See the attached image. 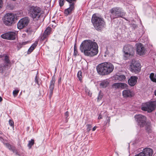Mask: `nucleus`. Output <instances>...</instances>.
<instances>
[{
  "mask_svg": "<svg viewBox=\"0 0 156 156\" xmlns=\"http://www.w3.org/2000/svg\"><path fill=\"white\" fill-rule=\"evenodd\" d=\"M111 19L121 17L123 18L125 16V13L122 12L121 9L118 7H115L112 9L110 11Z\"/></svg>",
  "mask_w": 156,
  "mask_h": 156,
  "instance_id": "5",
  "label": "nucleus"
},
{
  "mask_svg": "<svg viewBox=\"0 0 156 156\" xmlns=\"http://www.w3.org/2000/svg\"><path fill=\"white\" fill-rule=\"evenodd\" d=\"M98 45L97 43L90 40H85L81 44L80 49L86 56L93 57L98 53Z\"/></svg>",
  "mask_w": 156,
  "mask_h": 156,
  "instance_id": "1",
  "label": "nucleus"
},
{
  "mask_svg": "<svg viewBox=\"0 0 156 156\" xmlns=\"http://www.w3.org/2000/svg\"><path fill=\"white\" fill-rule=\"evenodd\" d=\"M91 22L95 28L98 30H101L105 26V23L104 19L96 14L93 15Z\"/></svg>",
  "mask_w": 156,
  "mask_h": 156,
  "instance_id": "3",
  "label": "nucleus"
},
{
  "mask_svg": "<svg viewBox=\"0 0 156 156\" xmlns=\"http://www.w3.org/2000/svg\"><path fill=\"white\" fill-rule=\"evenodd\" d=\"M129 69L132 73H137L140 70V64L137 62L133 60L130 65Z\"/></svg>",
  "mask_w": 156,
  "mask_h": 156,
  "instance_id": "9",
  "label": "nucleus"
},
{
  "mask_svg": "<svg viewBox=\"0 0 156 156\" xmlns=\"http://www.w3.org/2000/svg\"><path fill=\"white\" fill-rule=\"evenodd\" d=\"M103 97V95L101 93V92H100L99 94H98V96L97 98V99L98 101H99Z\"/></svg>",
  "mask_w": 156,
  "mask_h": 156,
  "instance_id": "32",
  "label": "nucleus"
},
{
  "mask_svg": "<svg viewBox=\"0 0 156 156\" xmlns=\"http://www.w3.org/2000/svg\"><path fill=\"white\" fill-rule=\"evenodd\" d=\"M23 45H17V46L18 47H20V48H21L22 47V46Z\"/></svg>",
  "mask_w": 156,
  "mask_h": 156,
  "instance_id": "45",
  "label": "nucleus"
},
{
  "mask_svg": "<svg viewBox=\"0 0 156 156\" xmlns=\"http://www.w3.org/2000/svg\"><path fill=\"white\" fill-rule=\"evenodd\" d=\"M2 134V132H1V133H0V134Z\"/></svg>",
  "mask_w": 156,
  "mask_h": 156,
  "instance_id": "48",
  "label": "nucleus"
},
{
  "mask_svg": "<svg viewBox=\"0 0 156 156\" xmlns=\"http://www.w3.org/2000/svg\"><path fill=\"white\" fill-rule=\"evenodd\" d=\"M82 73L81 71H78L77 73V76L80 80H81L82 78Z\"/></svg>",
  "mask_w": 156,
  "mask_h": 156,
  "instance_id": "28",
  "label": "nucleus"
},
{
  "mask_svg": "<svg viewBox=\"0 0 156 156\" xmlns=\"http://www.w3.org/2000/svg\"><path fill=\"white\" fill-rule=\"evenodd\" d=\"M89 95H90V96H91V94H89Z\"/></svg>",
  "mask_w": 156,
  "mask_h": 156,
  "instance_id": "49",
  "label": "nucleus"
},
{
  "mask_svg": "<svg viewBox=\"0 0 156 156\" xmlns=\"http://www.w3.org/2000/svg\"><path fill=\"white\" fill-rule=\"evenodd\" d=\"M64 0H60L59 1V5L61 7L63 6L64 4Z\"/></svg>",
  "mask_w": 156,
  "mask_h": 156,
  "instance_id": "34",
  "label": "nucleus"
},
{
  "mask_svg": "<svg viewBox=\"0 0 156 156\" xmlns=\"http://www.w3.org/2000/svg\"><path fill=\"white\" fill-rule=\"evenodd\" d=\"M19 92V90H15L13 92V94L14 97H16L18 94Z\"/></svg>",
  "mask_w": 156,
  "mask_h": 156,
  "instance_id": "31",
  "label": "nucleus"
},
{
  "mask_svg": "<svg viewBox=\"0 0 156 156\" xmlns=\"http://www.w3.org/2000/svg\"><path fill=\"white\" fill-rule=\"evenodd\" d=\"M2 0H0V8H1V3H2Z\"/></svg>",
  "mask_w": 156,
  "mask_h": 156,
  "instance_id": "44",
  "label": "nucleus"
},
{
  "mask_svg": "<svg viewBox=\"0 0 156 156\" xmlns=\"http://www.w3.org/2000/svg\"><path fill=\"white\" fill-rule=\"evenodd\" d=\"M37 42H35L34 43L28 50L27 51V54H30L35 49V47L37 46Z\"/></svg>",
  "mask_w": 156,
  "mask_h": 156,
  "instance_id": "21",
  "label": "nucleus"
},
{
  "mask_svg": "<svg viewBox=\"0 0 156 156\" xmlns=\"http://www.w3.org/2000/svg\"><path fill=\"white\" fill-rule=\"evenodd\" d=\"M138 77L136 76H132L128 80L129 85L131 86H134L136 83Z\"/></svg>",
  "mask_w": 156,
  "mask_h": 156,
  "instance_id": "16",
  "label": "nucleus"
},
{
  "mask_svg": "<svg viewBox=\"0 0 156 156\" xmlns=\"http://www.w3.org/2000/svg\"><path fill=\"white\" fill-rule=\"evenodd\" d=\"M141 153L143 154L144 156H152L153 151L150 148L146 147L144 148Z\"/></svg>",
  "mask_w": 156,
  "mask_h": 156,
  "instance_id": "14",
  "label": "nucleus"
},
{
  "mask_svg": "<svg viewBox=\"0 0 156 156\" xmlns=\"http://www.w3.org/2000/svg\"><path fill=\"white\" fill-rule=\"evenodd\" d=\"M2 98L0 96V102L2 101Z\"/></svg>",
  "mask_w": 156,
  "mask_h": 156,
  "instance_id": "46",
  "label": "nucleus"
},
{
  "mask_svg": "<svg viewBox=\"0 0 156 156\" xmlns=\"http://www.w3.org/2000/svg\"><path fill=\"white\" fill-rule=\"evenodd\" d=\"M102 119V116L101 114H100L98 117V119Z\"/></svg>",
  "mask_w": 156,
  "mask_h": 156,
  "instance_id": "43",
  "label": "nucleus"
},
{
  "mask_svg": "<svg viewBox=\"0 0 156 156\" xmlns=\"http://www.w3.org/2000/svg\"><path fill=\"white\" fill-rule=\"evenodd\" d=\"M107 118H108V119H107V122H108V123H109V122H110V117H107Z\"/></svg>",
  "mask_w": 156,
  "mask_h": 156,
  "instance_id": "41",
  "label": "nucleus"
},
{
  "mask_svg": "<svg viewBox=\"0 0 156 156\" xmlns=\"http://www.w3.org/2000/svg\"><path fill=\"white\" fill-rule=\"evenodd\" d=\"M76 0H66V1L69 2L70 4L71 3H74V5Z\"/></svg>",
  "mask_w": 156,
  "mask_h": 156,
  "instance_id": "33",
  "label": "nucleus"
},
{
  "mask_svg": "<svg viewBox=\"0 0 156 156\" xmlns=\"http://www.w3.org/2000/svg\"><path fill=\"white\" fill-rule=\"evenodd\" d=\"M86 126H87V131L89 132L91 130L92 127L91 125L87 124Z\"/></svg>",
  "mask_w": 156,
  "mask_h": 156,
  "instance_id": "29",
  "label": "nucleus"
},
{
  "mask_svg": "<svg viewBox=\"0 0 156 156\" xmlns=\"http://www.w3.org/2000/svg\"><path fill=\"white\" fill-rule=\"evenodd\" d=\"M55 78L53 77L52 78L51 80V81L50 85L49 87V90L50 91L49 98L50 99L51 98L53 94V90L54 87L55 83Z\"/></svg>",
  "mask_w": 156,
  "mask_h": 156,
  "instance_id": "15",
  "label": "nucleus"
},
{
  "mask_svg": "<svg viewBox=\"0 0 156 156\" xmlns=\"http://www.w3.org/2000/svg\"><path fill=\"white\" fill-rule=\"evenodd\" d=\"M69 112L68 111H67L65 112V116L66 117V118H67L69 116Z\"/></svg>",
  "mask_w": 156,
  "mask_h": 156,
  "instance_id": "40",
  "label": "nucleus"
},
{
  "mask_svg": "<svg viewBox=\"0 0 156 156\" xmlns=\"http://www.w3.org/2000/svg\"><path fill=\"white\" fill-rule=\"evenodd\" d=\"M109 84V82L107 80H104L102 81L100 84V86L102 87H105L108 86Z\"/></svg>",
  "mask_w": 156,
  "mask_h": 156,
  "instance_id": "22",
  "label": "nucleus"
},
{
  "mask_svg": "<svg viewBox=\"0 0 156 156\" xmlns=\"http://www.w3.org/2000/svg\"><path fill=\"white\" fill-rule=\"evenodd\" d=\"M96 69L98 74L101 75H106L113 71L114 66L110 62H105L99 64L97 66Z\"/></svg>",
  "mask_w": 156,
  "mask_h": 156,
  "instance_id": "2",
  "label": "nucleus"
},
{
  "mask_svg": "<svg viewBox=\"0 0 156 156\" xmlns=\"http://www.w3.org/2000/svg\"><path fill=\"white\" fill-rule=\"evenodd\" d=\"M97 128V127L96 126H94V127L93 128V129H92V130L93 131H95V130H96V129Z\"/></svg>",
  "mask_w": 156,
  "mask_h": 156,
  "instance_id": "42",
  "label": "nucleus"
},
{
  "mask_svg": "<svg viewBox=\"0 0 156 156\" xmlns=\"http://www.w3.org/2000/svg\"><path fill=\"white\" fill-rule=\"evenodd\" d=\"M78 54V51H77V48L76 46V45L75 44L74 46V55H76Z\"/></svg>",
  "mask_w": 156,
  "mask_h": 156,
  "instance_id": "30",
  "label": "nucleus"
},
{
  "mask_svg": "<svg viewBox=\"0 0 156 156\" xmlns=\"http://www.w3.org/2000/svg\"><path fill=\"white\" fill-rule=\"evenodd\" d=\"M5 146L7 147L8 148V149L10 150H11V151H15V148L13 146H12L10 144H9V143H5Z\"/></svg>",
  "mask_w": 156,
  "mask_h": 156,
  "instance_id": "24",
  "label": "nucleus"
},
{
  "mask_svg": "<svg viewBox=\"0 0 156 156\" xmlns=\"http://www.w3.org/2000/svg\"><path fill=\"white\" fill-rule=\"evenodd\" d=\"M1 37L3 39L9 40H14L16 38V33L15 32H8L3 34L1 35Z\"/></svg>",
  "mask_w": 156,
  "mask_h": 156,
  "instance_id": "11",
  "label": "nucleus"
},
{
  "mask_svg": "<svg viewBox=\"0 0 156 156\" xmlns=\"http://www.w3.org/2000/svg\"><path fill=\"white\" fill-rule=\"evenodd\" d=\"M29 22V20L27 17H25L20 20L17 24V27L19 29H22L27 26Z\"/></svg>",
  "mask_w": 156,
  "mask_h": 156,
  "instance_id": "12",
  "label": "nucleus"
},
{
  "mask_svg": "<svg viewBox=\"0 0 156 156\" xmlns=\"http://www.w3.org/2000/svg\"><path fill=\"white\" fill-rule=\"evenodd\" d=\"M51 31V28L50 27H48L45 30L43 35L41 37L42 40H44L47 36L50 34Z\"/></svg>",
  "mask_w": 156,
  "mask_h": 156,
  "instance_id": "20",
  "label": "nucleus"
},
{
  "mask_svg": "<svg viewBox=\"0 0 156 156\" xmlns=\"http://www.w3.org/2000/svg\"><path fill=\"white\" fill-rule=\"evenodd\" d=\"M144 155L143 154V153H141V152L140 153L136 155L135 156H144Z\"/></svg>",
  "mask_w": 156,
  "mask_h": 156,
  "instance_id": "39",
  "label": "nucleus"
},
{
  "mask_svg": "<svg viewBox=\"0 0 156 156\" xmlns=\"http://www.w3.org/2000/svg\"><path fill=\"white\" fill-rule=\"evenodd\" d=\"M154 94L156 96V90L154 91Z\"/></svg>",
  "mask_w": 156,
  "mask_h": 156,
  "instance_id": "47",
  "label": "nucleus"
},
{
  "mask_svg": "<svg viewBox=\"0 0 156 156\" xmlns=\"http://www.w3.org/2000/svg\"><path fill=\"white\" fill-rule=\"evenodd\" d=\"M136 51L140 55H144L145 52V49L143 44L141 43L136 44Z\"/></svg>",
  "mask_w": 156,
  "mask_h": 156,
  "instance_id": "13",
  "label": "nucleus"
},
{
  "mask_svg": "<svg viewBox=\"0 0 156 156\" xmlns=\"http://www.w3.org/2000/svg\"><path fill=\"white\" fill-rule=\"evenodd\" d=\"M41 9L38 6H31L29 8L30 16L34 20H38L41 14Z\"/></svg>",
  "mask_w": 156,
  "mask_h": 156,
  "instance_id": "4",
  "label": "nucleus"
},
{
  "mask_svg": "<svg viewBox=\"0 0 156 156\" xmlns=\"http://www.w3.org/2000/svg\"><path fill=\"white\" fill-rule=\"evenodd\" d=\"M74 9V3H71L69 5V7L66 9L64 11V13L66 15L71 13L72 11Z\"/></svg>",
  "mask_w": 156,
  "mask_h": 156,
  "instance_id": "17",
  "label": "nucleus"
},
{
  "mask_svg": "<svg viewBox=\"0 0 156 156\" xmlns=\"http://www.w3.org/2000/svg\"><path fill=\"white\" fill-rule=\"evenodd\" d=\"M4 60L5 62L6 63L5 66H8L10 64V62L9 60V58L7 56L5 55V56Z\"/></svg>",
  "mask_w": 156,
  "mask_h": 156,
  "instance_id": "25",
  "label": "nucleus"
},
{
  "mask_svg": "<svg viewBox=\"0 0 156 156\" xmlns=\"http://www.w3.org/2000/svg\"><path fill=\"white\" fill-rule=\"evenodd\" d=\"M38 79L37 78V76H36L35 79V81L36 82V83H37L38 84Z\"/></svg>",
  "mask_w": 156,
  "mask_h": 156,
  "instance_id": "37",
  "label": "nucleus"
},
{
  "mask_svg": "<svg viewBox=\"0 0 156 156\" xmlns=\"http://www.w3.org/2000/svg\"><path fill=\"white\" fill-rule=\"evenodd\" d=\"M132 94V92L129 90H125L122 92V96L125 98L131 97Z\"/></svg>",
  "mask_w": 156,
  "mask_h": 156,
  "instance_id": "18",
  "label": "nucleus"
},
{
  "mask_svg": "<svg viewBox=\"0 0 156 156\" xmlns=\"http://www.w3.org/2000/svg\"><path fill=\"white\" fill-rule=\"evenodd\" d=\"M135 119L141 127L144 126L146 125V118L145 116L139 114L135 116Z\"/></svg>",
  "mask_w": 156,
  "mask_h": 156,
  "instance_id": "10",
  "label": "nucleus"
},
{
  "mask_svg": "<svg viewBox=\"0 0 156 156\" xmlns=\"http://www.w3.org/2000/svg\"><path fill=\"white\" fill-rule=\"evenodd\" d=\"M118 80L120 81H123L126 79V76L124 75H120L118 77Z\"/></svg>",
  "mask_w": 156,
  "mask_h": 156,
  "instance_id": "27",
  "label": "nucleus"
},
{
  "mask_svg": "<svg viewBox=\"0 0 156 156\" xmlns=\"http://www.w3.org/2000/svg\"><path fill=\"white\" fill-rule=\"evenodd\" d=\"M150 78L151 81L156 83V75H154V73H151L150 75Z\"/></svg>",
  "mask_w": 156,
  "mask_h": 156,
  "instance_id": "23",
  "label": "nucleus"
},
{
  "mask_svg": "<svg viewBox=\"0 0 156 156\" xmlns=\"http://www.w3.org/2000/svg\"><path fill=\"white\" fill-rule=\"evenodd\" d=\"M156 106V101H154L144 103L141 109L151 112L154 111Z\"/></svg>",
  "mask_w": 156,
  "mask_h": 156,
  "instance_id": "7",
  "label": "nucleus"
},
{
  "mask_svg": "<svg viewBox=\"0 0 156 156\" xmlns=\"http://www.w3.org/2000/svg\"><path fill=\"white\" fill-rule=\"evenodd\" d=\"M29 42L28 41H26L23 42L21 43L22 45H25L28 44V43H29Z\"/></svg>",
  "mask_w": 156,
  "mask_h": 156,
  "instance_id": "38",
  "label": "nucleus"
},
{
  "mask_svg": "<svg viewBox=\"0 0 156 156\" xmlns=\"http://www.w3.org/2000/svg\"><path fill=\"white\" fill-rule=\"evenodd\" d=\"M14 19V15L12 13H7L3 18L4 23L5 25H10L13 22Z\"/></svg>",
  "mask_w": 156,
  "mask_h": 156,
  "instance_id": "8",
  "label": "nucleus"
},
{
  "mask_svg": "<svg viewBox=\"0 0 156 156\" xmlns=\"http://www.w3.org/2000/svg\"><path fill=\"white\" fill-rule=\"evenodd\" d=\"M34 140L33 139H31V140H29L28 141V143L27 145L29 149H30L32 146L34 145Z\"/></svg>",
  "mask_w": 156,
  "mask_h": 156,
  "instance_id": "26",
  "label": "nucleus"
},
{
  "mask_svg": "<svg viewBox=\"0 0 156 156\" xmlns=\"http://www.w3.org/2000/svg\"><path fill=\"white\" fill-rule=\"evenodd\" d=\"M123 51L124 53V57L126 60L134 54V49L132 46L129 44L125 45L123 47Z\"/></svg>",
  "mask_w": 156,
  "mask_h": 156,
  "instance_id": "6",
  "label": "nucleus"
},
{
  "mask_svg": "<svg viewBox=\"0 0 156 156\" xmlns=\"http://www.w3.org/2000/svg\"><path fill=\"white\" fill-rule=\"evenodd\" d=\"M127 86V84L124 83H115L112 85V87L113 88L117 89L120 87L124 88L126 87Z\"/></svg>",
  "mask_w": 156,
  "mask_h": 156,
  "instance_id": "19",
  "label": "nucleus"
},
{
  "mask_svg": "<svg viewBox=\"0 0 156 156\" xmlns=\"http://www.w3.org/2000/svg\"><path fill=\"white\" fill-rule=\"evenodd\" d=\"M5 68V66L1 67L0 66V73L3 72Z\"/></svg>",
  "mask_w": 156,
  "mask_h": 156,
  "instance_id": "36",
  "label": "nucleus"
},
{
  "mask_svg": "<svg viewBox=\"0 0 156 156\" xmlns=\"http://www.w3.org/2000/svg\"><path fill=\"white\" fill-rule=\"evenodd\" d=\"M9 125L11 126H14V122L12 120H9Z\"/></svg>",
  "mask_w": 156,
  "mask_h": 156,
  "instance_id": "35",
  "label": "nucleus"
}]
</instances>
